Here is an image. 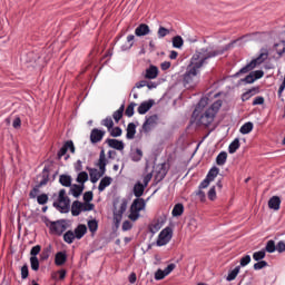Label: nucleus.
Wrapping results in <instances>:
<instances>
[{"label":"nucleus","instance_id":"c85d7f7f","mask_svg":"<svg viewBox=\"0 0 285 285\" xmlns=\"http://www.w3.org/2000/svg\"><path fill=\"white\" fill-rule=\"evenodd\" d=\"M171 215L173 217H181V215H184V204H176L171 210Z\"/></svg>","mask_w":285,"mask_h":285},{"label":"nucleus","instance_id":"79ce46f5","mask_svg":"<svg viewBox=\"0 0 285 285\" xmlns=\"http://www.w3.org/2000/svg\"><path fill=\"white\" fill-rule=\"evenodd\" d=\"M265 257H266V250H264V249L255 252L253 254V259L255 262H262V259H264Z\"/></svg>","mask_w":285,"mask_h":285},{"label":"nucleus","instance_id":"a18cd8bd","mask_svg":"<svg viewBox=\"0 0 285 285\" xmlns=\"http://www.w3.org/2000/svg\"><path fill=\"white\" fill-rule=\"evenodd\" d=\"M170 35V30L165 27H159L157 31L158 39H164V37H168Z\"/></svg>","mask_w":285,"mask_h":285},{"label":"nucleus","instance_id":"6ab92c4d","mask_svg":"<svg viewBox=\"0 0 285 285\" xmlns=\"http://www.w3.org/2000/svg\"><path fill=\"white\" fill-rule=\"evenodd\" d=\"M157 77H159V68L151 65L148 69H146L145 79H157Z\"/></svg>","mask_w":285,"mask_h":285},{"label":"nucleus","instance_id":"39448f33","mask_svg":"<svg viewBox=\"0 0 285 285\" xmlns=\"http://www.w3.org/2000/svg\"><path fill=\"white\" fill-rule=\"evenodd\" d=\"M159 124V116L157 114L146 117L145 122L142 124V131L148 134L154 128H157Z\"/></svg>","mask_w":285,"mask_h":285},{"label":"nucleus","instance_id":"4d7b16f0","mask_svg":"<svg viewBox=\"0 0 285 285\" xmlns=\"http://www.w3.org/2000/svg\"><path fill=\"white\" fill-rule=\"evenodd\" d=\"M207 197L210 202H215V199H217V191L215 189V186L208 190Z\"/></svg>","mask_w":285,"mask_h":285},{"label":"nucleus","instance_id":"7c9ffc66","mask_svg":"<svg viewBox=\"0 0 285 285\" xmlns=\"http://www.w3.org/2000/svg\"><path fill=\"white\" fill-rule=\"evenodd\" d=\"M144 190H146V187L144 186V184L137 183L134 186V195H135V197H137V198L141 197L144 195Z\"/></svg>","mask_w":285,"mask_h":285},{"label":"nucleus","instance_id":"f3484780","mask_svg":"<svg viewBox=\"0 0 285 285\" xmlns=\"http://www.w3.org/2000/svg\"><path fill=\"white\" fill-rule=\"evenodd\" d=\"M206 106H208V98H202L193 112V117H199V115H202V110H204Z\"/></svg>","mask_w":285,"mask_h":285},{"label":"nucleus","instance_id":"f704fd0d","mask_svg":"<svg viewBox=\"0 0 285 285\" xmlns=\"http://www.w3.org/2000/svg\"><path fill=\"white\" fill-rule=\"evenodd\" d=\"M89 176H90L91 184H97L99 181V179H101V176L99 175L98 169H90Z\"/></svg>","mask_w":285,"mask_h":285},{"label":"nucleus","instance_id":"ea45409f","mask_svg":"<svg viewBox=\"0 0 285 285\" xmlns=\"http://www.w3.org/2000/svg\"><path fill=\"white\" fill-rule=\"evenodd\" d=\"M184 47V38L181 36H175L173 38V48H183Z\"/></svg>","mask_w":285,"mask_h":285},{"label":"nucleus","instance_id":"bf43d9fd","mask_svg":"<svg viewBox=\"0 0 285 285\" xmlns=\"http://www.w3.org/2000/svg\"><path fill=\"white\" fill-rule=\"evenodd\" d=\"M41 253V245H36L31 248L30 255L31 257H37Z\"/></svg>","mask_w":285,"mask_h":285},{"label":"nucleus","instance_id":"13d9d810","mask_svg":"<svg viewBox=\"0 0 285 285\" xmlns=\"http://www.w3.org/2000/svg\"><path fill=\"white\" fill-rule=\"evenodd\" d=\"M37 202L40 206H45V204H48V196L46 194H41L37 197Z\"/></svg>","mask_w":285,"mask_h":285},{"label":"nucleus","instance_id":"58836bf2","mask_svg":"<svg viewBox=\"0 0 285 285\" xmlns=\"http://www.w3.org/2000/svg\"><path fill=\"white\" fill-rule=\"evenodd\" d=\"M239 132L242 135H248L250 132H253V122H245L240 129H239Z\"/></svg>","mask_w":285,"mask_h":285},{"label":"nucleus","instance_id":"603ef678","mask_svg":"<svg viewBox=\"0 0 285 285\" xmlns=\"http://www.w3.org/2000/svg\"><path fill=\"white\" fill-rule=\"evenodd\" d=\"M108 132H110L111 137H121L124 130L120 127H112Z\"/></svg>","mask_w":285,"mask_h":285},{"label":"nucleus","instance_id":"2eb2a0df","mask_svg":"<svg viewBox=\"0 0 285 285\" xmlns=\"http://www.w3.org/2000/svg\"><path fill=\"white\" fill-rule=\"evenodd\" d=\"M106 144H108L109 148H114V150H124L125 148L124 141L112 138H108L106 140Z\"/></svg>","mask_w":285,"mask_h":285},{"label":"nucleus","instance_id":"2f4dec72","mask_svg":"<svg viewBox=\"0 0 285 285\" xmlns=\"http://www.w3.org/2000/svg\"><path fill=\"white\" fill-rule=\"evenodd\" d=\"M124 110H126V107L124 105H121L119 107L118 110H116L114 114H112V117H114V120L116 121V124H119V121H121V118L124 117Z\"/></svg>","mask_w":285,"mask_h":285},{"label":"nucleus","instance_id":"de8ad7c7","mask_svg":"<svg viewBox=\"0 0 285 285\" xmlns=\"http://www.w3.org/2000/svg\"><path fill=\"white\" fill-rule=\"evenodd\" d=\"M98 166H108V160L106 159V150L101 149L99 154Z\"/></svg>","mask_w":285,"mask_h":285},{"label":"nucleus","instance_id":"dca6fc26","mask_svg":"<svg viewBox=\"0 0 285 285\" xmlns=\"http://www.w3.org/2000/svg\"><path fill=\"white\" fill-rule=\"evenodd\" d=\"M153 106H155V100H148V101L141 102L137 109L138 114L146 115V112H148V110H150V108H153Z\"/></svg>","mask_w":285,"mask_h":285},{"label":"nucleus","instance_id":"9d476101","mask_svg":"<svg viewBox=\"0 0 285 285\" xmlns=\"http://www.w3.org/2000/svg\"><path fill=\"white\" fill-rule=\"evenodd\" d=\"M106 137V131L101 129L94 128L90 132L91 144H99Z\"/></svg>","mask_w":285,"mask_h":285},{"label":"nucleus","instance_id":"1a4fd4ad","mask_svg":"<svg viewBox=\"0 0 285 285\" xmlns=\"http://www.w3.org/2000/svg\"><path fill=\"white\" fill-rule=\"evenodd\" d=\"M66 220H57L50 224V230L55 235H63L66 233Z\"/></svg>","mask_w":285,"mask_h":285},{"label":"nucleus","instance_id":"4468645a","mask_svg":"<svg viewBox=\"0 0 285 285\" xmlns=\"http://www.w3.org/2000/svg\"><path fill=\"white\" fill-rule=\"evenodd\" d=\"M144 208H146V200H144V198L134 199V202L130 206L131 210H136L138 213H141V210H144Z\"/></svg>","mask_w":285,"mask_h":285},{"label":"nucleus","instance_id":"774afa93","mask_svg":"<svg viewBox=\"0 0 285 285\" xmlns=\"http://www.w3.org/2000/svg\"><path fill=\"white\" fill-rule=\"evenodd\" d=\"M164 277H166V272L161 271V269H158L156 273H155V279H164Z\"/></svg>","mask_w":285,"mask_h":285},{"label":"nucleus","instance_id":"e433bc0d","mask_svg":"<svg viewBox=\"0 0 285 285\" xmlns=\"http://www.w3.org/2000/svg\"><path fill=\"white\" fill-rule=\"evenodd\" d=\"M75 239H77V237L75 236V232L68 230L63 234V242H66V244H72Z\"/></svg>","mask_w":285,"mask_h":285},{"label":"nucleus","instance_id":"423d86ee","mask_svg":"<svg viewBox=\"0 0 285 285\" xmlns=\"http://www.w3.org/2000/svg\"><path fill=\"white\" fill-rule=\"evenodd\" d=\"M173 239V228L166 227L160 232L157 239V246H166Z\"/></svg>","mask_w":285,"mask_h":285},{"label":"nucleus","instance_id":"bb28decb","mask_svg":"<svg viewBox=\"0 0 285 285\" xmlns=\"http://www.w3.org/2000/svg\"><path fill=\"white\" fill-rule=\"evenodd\" d=\"M135 46V35L127 36V43L122 45L120 48L122 52H126V50H130Z\"/></svg>","mask_w":285,"mask_h":285},{"label":"nucleus","instance_id":"5fc2aeb1","mask_svg":"<svg viewBox=\"0 0 285 285\" xmlns=\"http://www.w3.org/2000/svg\"><path fill=\"white\" fill-rule=\"evenodd\" d=\"M266 266H268V262L257 261V263L254 264V271H262V268H266Z\"/></svg>","mask_w":285,"mask_h":285},{"label":"nucleus","instance_id":"37998d69","mask_svg":"<svg viewBox=\"0 0 285 285\" xmlns=\"http://www.w3.org/2000/svg\"><path fill=\"white\" fill-rule=\"evenodd\" d=\"M254 95H257V89H249L242 95V101H248Z\"/></svg>","mask_w":285,"mask_h":285},{"label":"nucleus","instance_id":"aec40b11","mask_svg":"<svg viewBox=\"0 0 285 285\" xmlns=\"http://www.w3.org/2000/svg\"><path fill=\"white\" fill-rule=\"evenodd\" d=\"M86 233H88V227L85 224H80L75 228L73 235L76 239H82Z\"/></svg>","mask_w":285,"mask_h":285},{"label":"nucleus","instance_id":"20e7f679","mask_svg":"<svg viewBox=\"0 0 285 285\" xmlns=\"http://www.w3.org/2000/svg\"><path fill=\"white\" fill-rule=\"evenodd\" d=\"M268 55L267 53H261L256 59H253L249 63H247L245 67H243L236 76L239 75H246V72H250V70H255L257 66H261V63H264L266 61Z\"/></svg>","mask_w":285,"mask_h":285},{"label":"nucleus","instance_id":"f03ea898","mask_svg":"<svg viewBox=\"0 0 285 285\" xmlns=\"http://www.w3.org/2000/svg\"><path fill=\"white\" fill-rule=\"evenodd\" d=\"M219 108H222V100H216L209 108H207L204 112L200 111L198 122L200 126H210L213 121H215V116L219 112Z\"/></svg>","mask_w":285,"mask_h":285},{"label":"nucleus","instance_id":"cd10ccee","mask_svg":"<svg viewBox=\"0 0 285 285\" xmlns=\"http://www.w3.org/2000/svg\"><path fill=\"white\" fill-rule=\"evenodd\" d=\"M52 253V245H48L45 247L40 254V262H47L50 258V254Z\"/></svg>","mask_w":285,"mask_h":285},{"label":"nucleus","instance_id":"8fccbe9b","mask_svg":"<svg viewBox=\"0 0 285 285\" xmlns=\"http://www.w3.org/2000/svg\"><path fill=\"white\" fill-rule=\"evenodd\" d=\"M141 157H144V151H141V149H136V151L131 154L132 161H141Z\"/></svg>","mask_w":285,"mask_h":285},{"label":"nucleus","instance_id":"338daca9","mask_svg":"<svg viewBox=\"0 0 285 285\" xmlns=\"http://www.w3.org/2000/svg\"><path fill=\"white\" fill-rule=\"evenodd\" d=\"M276 250L278 253H284L285 252V242L284 240H281V242L277 243Z\"/></svg>","mask_w":285,"mask_h":285},{"label":"nucleus","instance_id":"09e8293b","mask_svg":"<svg viewBox=\"0 0 285 285\" xmlns=\"http://www.w3.org/2000/svg\"><path fill=\"white\" fill-rule=\"evenodd\" d=\"M88 228L90 230V233H95L96 230L99 229V223L97 222V219H91L88 222Z\"/></svg>","mask_w":285,"mask_h":285},{"label":"nucleus","instance_id":"f257e3e1","mask_svg":"<svg viewBox=\"0 0 285 285\" xmlns=\"http://www.w3.org/2000/svg\"><path fill=\"white\" fill-rule=\"evenodd\" d=\"M219 55H224V51L213 47L203 48L196 51L191 57L190 63L187 66V70L184 75V82L193 83V79L199 75L202 67L205 66V63H208L209 59H215V57H219Z\"/></svg>","mask_w":285,"mask_h":285},{"label":"nucleus","instance_id":"6e6552de","mask_svg":"<svg viewBox=\"0 0 285 285\" xmlns=\"http://www.w3.org/2000/svg\"><path fill=\"white\" fill-rule=\"evenodd\" d=\"M128 208V200L127 199H122L120 207L117 209V207H115L114 209V222L115 224H121V219H124V213H126Z\"/></svg>","mask_w":285,"mask_h":285},{"label":"nucleus","instance_id":"4be33fe9","mask_svg":"<svg viewBox=\"0 0 285 285\" xmlns=\"http://www.w3.org/2000/svg\"><path fill=\"white\" fill-rule=\"evenodd\" d=\"M110 184H112V178L110 176H106L104 177L98 186V190L99 193H104V190H106V188H108V186H110Z\"/></svg>","mask_w":285,"mask_h":285},{"label":"nucleus","instance_id":"052dcab7","mask_svg":"<svg viewBox=\"0 0 285 285\" xmlns=\"http://www.w3.org/2000/svg\"><path fill=\"white\" fill-rule=\"evenodd\" d=\"M129 219L131 222H137V219H139V212L130 208Z\"/></svg>","mask_w":285,"mask_h":285},{"label":"nucleus","instance_id":"ddd939ff","mask_svg":"<svg viewBox=\"0 0 285 285\" xmlns=\"http://www.w3.org/2000/svg\"><path fill=\"white\" fill-rule=\"evenodd\" d=\"M136 37H146L147 35H150V27L146 23H140L135 29Z\"/></svg>","mask_w":285,"mask_h":285},{"label":"nucleus","instance_id":"f8f14e48","mask_svg":"<svg viewBox=\"0 0 285 285\" xmlns=\"http://www.w3.org/2000/svg\"><path fill=\"white\" fill-rule=\"evenodd\" d=\"M68 150L75 154V142H72V140L66 141L65 145L60 148L58 151V159H61V157H63Z\"/></svg>","mask_w":285,"mask_h":285},{"label":"nucleus","instance_id":"49530a36","mask_svg":"<svg viewBox=\"0 0 285 285\" xmlns=\"http://www.w3.org/2000/svg\"><path fill=\"white\" fill-rule=\"evenodd\" d=\"M137 106V102H131L128 105V107L125 110L126 117H132L135 115V107Z\"/></svg>","mask_w":285,"mask_h":285},{"label":"nucleus","instance_id":"7ed1b4c3","mask_svg":"<svg viewBox=\"0 0 285 285\" xmlns=\"http://www.w3.org/2000/svg\"><path fill=\"white\" fill-rule=\"evenodd\" d=\"M53 207L60 213H68L70 210V198L66 195V189H60L58 200L53 203Z\"/></svg>","mask_w":285,"mask_h":285},{"label":"nucleus","instance_id":"864d4df0","mask_svg":"<svg viewBox=\"0 0 285 285\" xmlns=\"http://www.w3.org/2000/svg\"><path fill=\"white\" fill-rule=\"evenodd\" d=\"M275 48L279 57H282V55H285V41H282V43H276Z\"/></svg>","mask_w":285,"mask_h":285},{"label":"nucleus","instance_id":"412c9836","mask_svg":"<svg viewBox=\"0 0 285 285\" xmlns=\"http://www.w3.org/2000/svg\"><path fill=\"white\" fill-rule=\"evenodd\" d=\"M66 262H68V255H66V252H58L55 257L56 266H63Z\"/></svg>","mask_w":285,"mask_h":285},{"label":"nucleus","instance_id":"a19ab883","mask_svg":"<svg viewBox=\"0 0 285 285\" xmlns=\"http://www.w3.org/2000/svg\"><path fill=\"white\" fill-rule=\"evenodd\" d=\"M217 175H219V168L213 167V168L208 171L206 178H208L210 181H215V177H217Z\"/></svg>","mask_w":285,"mask_h":285},{"label":"nucleus","instance_id":"680f3d73","mask_svg":"<svg viewBox=\"0 0 285 285\" xmlns=\"http://www.w3.org/2000/svg\"><path fill=\"white\" fill-rule=\"evenodd\" d=\"M30 275V272L28 269V266L27 265H23L21 267V277L22 279H28V276Z\"/></svg>","mask_w":285,"mask_h":285},{"label":"nucleus","instance_id":"5701e85b","mask_svg":"<svg viewBox=\"0 0 285 285\" xmlns=\"http://www.w3.org/2000/svg\"><path fill=\"white\" fill-rule=\"evenodd\" d=\"M135 135H137V125L135 122H129L127 126V139H135Z\"/></svg>","mask_w":285,"mask_h":285},{"label":"nucleus","instance_id":"6e6d98bb","mask_svg":"<svg viewBox=\"0 0 285 285\" xmlns=\"http://www.w3.org/2000/svg\"><path fill=\"white\" fill-rule=\"evenodd\" d=\"M87 179H88V173L81 171L78 174V177H77L78 184H86Z\"/></svg>","mask_w":285,"mask_h":285},{"label":"nucleus","instance_id":"9b49d317","mask_svg":"<svg viewBox=\"0 0 285 285\" xmlns=\"http://www.w3.org/2000/svg\"><path fill=\"white\" fill-rule=\"evenodd\" d=\"M166 175H168V167H166V163L158 166V169H156L155 179L157 183L164 181L166 178Z\"/></svg>","mask_w":285,"mask_h":285},{"label":"nucleus","instance_id":"c03bdc74","mask_svg":"<svg viewBox=\"0 0 285 285\" xmlns=\"http://www.w3.org/2000/svg\"><path fill=\"white\" fill-rule=\"evenodd\" d=\"M266 253H275L277 250V245H275V240H268L265 246Z\"/></svg>","mask_w":285,"mask_h":285},{"label":"nucleus","instance_id":"4c0bfd02","mask_svg":"<svg viewBox=\"0 0 285 285\" xmlns=\"http://www.w3.org/2000/svg\"><path fill=\"white\" fill-rule=\"evenodd\" d=\"M70 193L71 195H73L75 197H81V193H83V186L81 185H73L70 188Z\"/></svg>","mask_w":285,"mask_h":285},{"label":"nucleus","instance_id":"393cba45","mask_svg":"<svg viewBox=\"0 0 285 285\" xmlns=\"http://www.w3.org/2000/svg\"><path fill=\"white\" fill-rule=\"evenodd\" d=\"M48 181H50V168L46 166L42 170V180L38 185L39 188H41V186H46Z\"/></svg>","mask_w":285,"mask_h":285},{"label":"nucleus","instance_id":"a211bd4d","mask_svg":"<svg viewBox=\"0 0 285 285\" xmlns=\"http://www.w3.org/2000/svg\"><path fill=\"white\" fill-rule=\"evenodd\" d=\"M81 212H83V204L79 200H75L71 205V215L73 217H79V215H81Z\"/></svg>","mask_w":285,"mask_h":285},{"label":"nucleus","instance_id":"0eeeda50","mask_svg":"<svg viewBox=\"0 0 285 285\" xmlns=\"http://www.w3.org/2000/svg\"><path fill=\"white\" fill-rule=\"evenodd\" d=\"M128 208V200L127 199H122L120 207L117 209V207H115L114 209V222L115 224H121V219H124V213H126Z\"/></svg>","mask_w":285,"mask_h":285},{"label":"nucleus","instance_id":"72a5a7b5","mask_svg":"<svg viewBox=\"0 0 285 285\" xmlns=\"http://www.w3.org/2000/svg\"><path fill=\"white\" fill-rule=\"evenodd\" d=\"M101 126H105V128L109 130H112L115 128V121L112 120V117L108 116L107 118L101 120Z\"/></svg>","mask_w":285,"mask_h":285},{"label":"nucleus","instance_id":"c9c22d12","mask_svg":"<svg viewBox=\"0 0 285 285\" xmlns=\"http://www.w3.org/2000/svg\"><path fill=\"white\" fill-rule=\"evenodd\" d=\"M239 271H242V266H236L232 272L228 273L227 282H233L237 279V275H239Z\"/></svg>","mask_w":285,"mask_h":285},{"label":"nucleus","instance_id":"c756f323","mask_svg":"<svg viewBox=\"0 0 285 285\" xmlns=\"http://www.w3.org/2000/svg\"><path fill=\"white\" fill-rule=\"evenodd\" d=\"M239 146H240V144H239V138H235V139L230 142V145H229V147H228V153H229V155H235V153H237V150H239Z\"/></svg>","mask_w":285,"mask_h":285},{"label":"nucleus","instance_id":"b1692460","mask_svg":"<svg viewBox=\"0 0 285 285\" xmlns=\"http://www.w3.org/2000/svg\"><path fill=\"white\" fill-rule=\"evenodd\" d=\"M282 205V199L278 196H273L269 200H268V206L269 208H272L273 210H279V206Z\"/></svg>","mask_w":285,"mask_h":285},{"label":"nucleus","instance_id":"a878e982","mask_svg":"<svg viewBox=\"0 0 285 285\" xmlns=\"http://www.w3.org/2000/svg\"><path fill=\"white\" fill-rule=\"evenodd\" d=\"M59 183L61 184V186L70 188L72 186V177H70L69 175H60Z\"/></svg>","mask_w":285,"mask_h":285},{"label":"nucleus","instance_id":"0e129e2a","mask_svg":"<svg viewBox=\"0 0 285 285\" xmlns=\"http://www.w3.org/2000/svg\"><path fill=\"white\" fill-rule=\"evenodd\" d=\"M82 210L85 213L89 212V210H95V204H91V203L82 204Z\"/></svg>","mask_w":285,"mask_h":285},{"label":"nucleus","instance_id":"69168bd1","mask_svg":"<svg viewBox=\"0 0 285 285\" xmlns=\"http://www.w3.org/2000/svg\"><path fill=\"white\" fill-rule=\"evenodd\" d=\"M12 126L16 130H19V128H21V118L20 117H16L13 119Z\"/></svg>","mask_w":285,"mask_h":285},{"label":"nucleus","instance_id":"473e14b6","mask_svg":"<svg viewBox=\"0 0 285 285\" xmlns=\"http://www.w3.org/2000/svg\"><path fill=\"white\" fill-rule=\"evenodd\" d=\"M226 159H228V153L220 151L216 157L217 166H224V164H226Z\"/></svg>","mask_w":285,"mask_h":285},{"label":"nucleus","instance_id":"e2e57ef3","mask_svg":"<svg viewBox=\"0 0 285 285\" xmlns=\"http://www.w3.org/2000/svg\"><path fill=\"white\" fill-rule=\"evenodd\" d=\"M250 264V255H245L240 258V266H248Z\"/></svg>","mask_w":285,"mask_h":285},{"label":"nucleus","instance_id":"3c124183","mask_svg":"<svg viewBox=\"0 0 285 285\" xmlns=\"http://www.w3.org/2000/svg\"><path fill=\"white\" fill-rule=\"evenodd\" d=\"M30 265H31V269H33L35 272L39 271V258L37 256H31Z\"/></svg>","mask_w":285,"mask_h":285}]
</instances>
